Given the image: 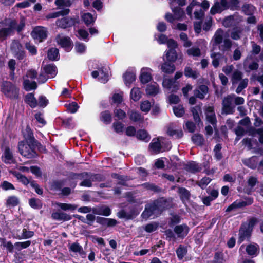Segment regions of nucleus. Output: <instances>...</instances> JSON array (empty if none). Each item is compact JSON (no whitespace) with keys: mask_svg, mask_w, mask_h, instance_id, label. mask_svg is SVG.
Listing matches in <instances>:
<instances>
[{"mask_svg":"<svg viewBox=\"0 0 263 263\" xmlns=\"http://www.w3.org/2000/svg\"><path fill=\"white\" fill-rule=\"evenodd\" d=\"M23 79L24 88L26 91H30L36 88L37 85L35 81H30L26 77H23Z\"/></svg>","mask_w":263,"mask_h":263,"instance_id":"28","label":"nucleus"},{"mask_svg":"<svg viewBox=\"0 0 263 263\" xmlns=\"http://www.w3.org/2000/svg\"><path fill=\"white\" fill-rule=\"evenodd\" d=\"M31 245V241L29 240L24 242H17L14 244V247L16 249L20 251L23 249H25Z\"/></svg>","mask_w":263,"mask_h":263,"instance_id":"54","label":"nucleus"},{"mask_svg":"<svg viewBox=\"0 0 263 263\" xmlns=\"http://www.w3.org/2000/svg\"><path fill=\"white\" fill-rule=\"evenodd\" d=\"M242 9L244 13L248 15L253 14L256 11V8L254 6L248 4L244 5Z\"/></svg>","mask_w":263,"mask_h":263,"instance_id":"45","label":"nucleus"},{"mask_svg":"<svg viewBox=\"0 0 263 263\" xmlns=\"http://www.w3.org/2000/svg\"><path fill=\"white\" fill-rule=\"evenodd\" d=\"M141 97V92L137 87L133 88L130 91V98L134 101H138Z\"/></svg>","mask_w":263,"mask_h":263,"instance_id":"40","label":"nucleus"},{"mask_svg":"<svg viewBox=\"0 0 263 263\" xmlns=\"http://www.w3.org/2000/svg\"><path fill=\"white\" fill-rule=\"evenodd\" d=\"M184 75L187 77L195 79L198 77L199 73L197 70L190 67H186L184 69Z\"/></svg>","mask_w":263,"mask_h":263,"instance_id":"31","label":"nucleus"},{"mask_svg":"<svg viewBox=\"0 0 263 263\" xmlns=\"http://www.w3.org/2000/svg\"><path fill=\"white\" fill-rule=\"evenodd\" d=\"M44 69L49 78H54L57 73V67L52 64L46 65Z\"/></svg>","mask_w":263,"mask_h":263,"instance_id":"29","label":"nucleus"},{"mask_svg":"<svg viewBox=\"0 0 263 263\" xmlns=\"http://www.w3.org/2000/svg\"><path fill=\"white\" fill-rule=\"evenodd\" d=\"M206 116L207 121L215 127L217 120L213 107L209 106L206 109Z\"/></svg>","mask_w":263,"mask_h":263,"instance_id":"16","label":"nucleus"},{"mask_svg":"<svg viewBox=\"0 0 263 263\" xmlns=\"http://www.w3.org/2000/svg\"><path fill=\"white\" fill-rule=\"evenodd\" d=\"M224 10L220 2H215L210 10V13L214 15L216 13H220Z\"/></svg>","mask_w":263,"mask_h":263,"instance_id":"44","label":"nucleus"},{"mask_svg":"<svg viewBox=\"0 0 263 263\" xmlns=\"http://www.w3.org/2000/svg\"><path fill=\"white\" fill-rule=\"evenodd\" d=\"M223 36V31L221 29H218L215 32L213 40L216 44H219L222 42Z\"/></svg>","mask_w":263,"mask_h":263,"instance_id":"46","label":"nucleus"},{"mask_svg":"<svg viewBox=\"0 0 263 263\" xmlns=\"http://www.w3.org/2000/svg\"><path fill=\"white\" fill-rule=\"evenodd\" d=\"M29 205L34 209H40L42 207V202L39 199L31 198L29 201Z\"/></svg>","mask_w":263,"mask_h":263,"instance_id":"60","label":"nucleus"},{"mask_svg":"<svg viewBox=\"0 0 263 263\" xmlns=\"http://www.w3.org/2000/svg\"><path fill=\"white\" fill-rule=\"evenodd\" d=\"M243 164L251 168H255L257 166L258 158L256 157H252L249 159L242 160Z\"/></svg>","mask_w":263,"mask_h":263,"instance_id":"27","label":"nucleus"},{"mask_svg":"<svg viewBox=\"0 0 263 263\" xmlns=\"http://www.w3.org/2000/svg\"><path fill=\"white\" fill-rule=\"evenodd\" d=\"M77 37L80 39H82L84 41H88V33L85 30L81 29L78 31V33L76 34Z\"/></svg>","mask_w":263,"mask_h":263,"instance_id":"63","label":"nucleus"},{"mask_svg":"<svg viewBox=\"0 0 263 263\" xmlns=\"http://www.w3.org/2000/svg\"><path fill=\"white\" fill-rule=\"evenodd\" d=\"M2 24L3 27L0 29V40H4L13 34L15 30L18 32L21 31L25 27V20L22 18L17 23L15 20L5 19Z\"/></svg>","mask_w":263,"mask_h":263,"instance_id":"2","label":"nucleus"},{"mask_svg":"<svg viewBox=\"0 0 263 263\" xmlns=\"http://www.w3.org/2000/svg\"><path fill=\"white\" fill-rule=\"evenodd\" d=\"M211 57L213 59L212 64L215 67L218 66L219 64L220 60L222 58V55L219 53H212Z\"/></svg>","mask_w":263,"mask_h":263,"instance_id":"49","label":"nucleus"},{"mask_svg":"<svg viewBox=\"0 0 263 263\" xmlns=\"http://www.w3.org/2000/svg\"><path fill=\"white\" fill-rule=\"evenodd\" d=\"M31 35L35 40L41 42L47 37V31L45 27L37 26L33 29Z\"/></svg>","mask_w":263,"mask_h":263,"instance_id":"5","label":"nucleus"},{"mask_svg":"<svg viewBox=\"0 0 263 263\" xmlns=\"http://www.w3.org/2000/svg\"><path fill=\"white\" fill-rule=\"evenodd\" d=\"M91 76L93 78L99 77V80L102 83H106L108 80V73L104 71L103 69L98 71H93L91 73Z\"/></svg>","mask_w":263,"mask_h":263,"instance_id":"15","label":"nucleus"},{"mask_svg":"<svg viewBox=\"0 0 263 263\" xmlns=\"http://www.w3.org/2000/svg\"><path fill=\"white\" fill-rule=\"evenodd\" d=\"M173 112L177 117H181L184 114L185 110L182 105H179L173 107Z\"/></svg>","mask_w":263,"mask_h":263,"instance_id":"51","label":"nucleus"},{"mask_svg":"<svg viewBox=\"0 0 263 263\" xmlns=\"http://www.w3.org/2000/svg\"><path fill=\"white\" fill-rule=\"evenodd\" d=\"M253 203V201L251 199H249L248 202L242 201H236L234 203H233L231 205H230L226 210L227 212H230L232 210L236 209L237 208H240L245 206L247 205L251 204Z\"/></svg>","mask_w":263,"mask_h":263,"instance_id":"18","label":"nucleus"},{"mask_svg":"<svg viewBox=\"0 0 263 263\" xmlns=\"http://www.w3.org/2000/svg\"><path fill=\"white\" fill-rule=\"evenodd\" d=\"M167 207V202L163 198L159 199L152 204L146 205L145 209L142 214L143 219L154 218Z\"/></svg>","mask_w":263,"mask_h":263,"instance_id":"3","label":"nucleus"},{"mask_svg":"<svg viewBox=\"0 0 263 263\" xmlns=\"http://www.w3.org/2000/svg\"><path fill=\"white\" fill-rule=\"evenodd\" d=\"M184 169L188 172L195 173L200 171L201 170V167L195 162H191L185 164Z\"/></svg>","mask_w":263,"mask_h":263,"instance_id":"23","label":"nucleus"},{"mask_svg":"<svg viewBox=\"0 0 263 263\" xmlns=\"http://www.w3.org/2000/svg\"><path fill=\"white\" fill-rule=\"evenodd\" d=\"M166 60L168 62H174L177 59V53L175 50L169 49L165 54Z\"/></svg>","mask_w":263,"mask_h":263,"instance_id":"47","label":"nucleus"},{"mask_svg":"<svg viewBox=\"0 0 263 263\" xmlns=\"http://www.w3.org/2000/svg\"><path fill=\"white\" fill-rule=\"evenodd\" d=\"M69 249L73 252L79 253L82 257L86 256V253L83 250L82 247L78 242H74L69 245Z\"/></svg>","mask_w":263,"mask_h":263,"instance_id":"19","label":"nucleus"},{"mask_svg":"<svg viewBox=\"0 0 263 263\" xmlns=\"http://www.w3.org/2000/svg\"><path fill=\"white\" fill-rule=\"evenodd\" d=\"M24 140L18 143V148L20 154L27 158H32L36 156L34 150L35 139L30 127H26L23 132Z\"/></svg>","mask_w":263,"mask_h":263,"instance_id":"1","label":"nucleus"},{"mask_svg":"<svg viewBox=\"0 0 263 263\" xmlns=\"http://www.w3.org/2000/svg\"><path fill=\"white\" fill-rule=\"evenodd\" d=\"M136 137L141 140L145 142H148L150 140L151 137L145 130H139L136 133Z\"/></svg>","mask_w":263,"mask_h":263,"instance_id":"37","label":"nucleus"},{"mask_svg":"<svg viewBox=\"0 0 263 263\" xmlns=\"http://www.w3.org/2000/svg\"><path fill=\"white\" fill-rule=\"evenodd\" d=\"M179 193L180 194V198L183 202L189 199L190 193L186 189L180 188L179 189Z\"/></svg>","mask_w":263,"mask_h":263,"instance_id":"52","label":"nucleus"},{"mask_svg":"<svg viewBox=\"0 0 263 263\" xmlns=\"http://www.w3.org/2000/svg\"><path fill=\"white\" fill-rule=\"evenodd\" d=\"M161 69L162 71L165 73H171L175 71V67L173 63H168L167 62H165L162 65Z\"/></svg>","mask_w":263,"mask_h":263,"instance_id":"38","label":"nucleus"},{"mask_svg":"<svg viewBox=\"0 0 263 263\" xmlns=\"http://www.w3.org/2000/svg\"><path fill=\"white\" fill-rule=\"evenodd\" d=\"M171 8L174 13L175 18L177 20H180L184 15V13L183 10L179 7H175L174 6H171Z\"/></svg>","mask_w":263,"mask_h":263,"instance_id":"39","label":"nucleus"},{"mask_svg":"<svg viewBox=\"0 0 263 263\" xmlns=\"http://www.w3.org/2000/svg\"><path fill=\"white\" fill-rule=\"evenodd\" d=\"M242 21V17L238 14L235 13L233 15L226 17L222 22V24L226 27H229L236 25Z\"/></svg>","mask_w":263,"mask_h":263,"instance_id":"10","label":"nucleus"},{"mask_svg":"<svg viewBox=\"0 0 263 263\" xmlns=\"http://www.w3.org/2000/svg\"><path fill=\"white\" fill-rule=\"evenodd\" d=\"M82 18L86 25H89L95 22L96 17H93L90 13H87L83 14Z\"/></svg>","mask_w":263,"mask_h":263,"instance_id":"48","label":"nucleus"},{"mask_svg":"<svg viewBox=\"0 0 263 263\" xmlns=\"http://www.w3.org/2000/svg\"><path fill=\"white\" fill-rule=\"evenodd\" d=\"M74 24V20L69 17H63L61 19H58L56 21L57 26L66 28L72 26Z\"/></svg>","mask_w":263,"mask_h":263,"instance_id":"14","label":"nucleus"},{"mask_svg":"<svg viewBox=\"0 0 263 263\" xmlns=\"http://www.w3.org/2000/svg\"><path fill=\"white\" fill-rule=\"evenodd\" d=\"M193 142L196 145H201L204 142L203 136L200 134H195L192 137Z\"/></svg>","mask_w":263,"mask_h":263,"instance_id":"53","label":"nucleus"},{"mask_svg":"<svg viewBox=\"0 0 263 263\" xmlns=\"http://www.w3.org/2000/svg\"><path fill=\"white\" fill-rule=\"evenodd\" d=\"M2 92L9 98H15L17 96L18 89L10 82H4L1 86Z\"/></svg>","mask_w":263,"mask_h":263,"instance_id":"4","label":"nucleus"},{"mask_svg":"<svg viewBox=\"0 0 263 263\" xmlns=\"http://www.w3.org/2000/svg\"><path fill=\"white\" fill-rule=\"evenodd\" d=\"M97 221L100 223L107 227L115 226L117 223L115 219L107 218H99Z\"/></svg>","mask_w":263,"mask_h":263,"instance_id":"34","label":"nucleus"},{"mask_svg":"<svg viewBox=\"0 0 263 263\" xmlns=\"http://www.w3.org/2000/svg\"><path fill=\"white\" fill-rule=\"evenodd\" d=\"M54 205L60 208L64 211H74L77 208V206L75 204H68L65 203L55 202Z\"/></svg>","mask_w":263,"mask_h":263,"instance_id":"36","label":"nucleus"},{"mask_svg":"<svg viewBox=\"0 0 263 263\" xmlns=\"http://www.w3.org/2000/svg\"><path fill=\"white\" fill-rule=\"evenodd\" d=\"M25 101L32 108H34L37 105V101L34 95L32 93H29L26 95Z\"/></svg>","mask_w":263,"mask_h":263,"instance_id":"32","label":"nucleus"},{"mask_svg":"<svg viewBox=\"0 0 263 263\" xmlns=\"http://www.w3.org/2000/svg\"><path fill=\"white\" fill-rule=\"evenodd\" d=\"M174 231L178 238H184L189 232V228L185 224L178 225L174 228Z\"/></svg>","mask_w":263,"mask_h":263,"instance_id":"11","label":"nucleus"},{"mask_svg":"<svg viewBox=\"0 0 263 263\" xmlns=\"http://www.w3.org/2000/svg\"><path fill=\"white\" fill-rule=\"evenodd\" d=\"M111 115L108 111H104L101 113V120L106 123H109L111 121Z\"/></svg>","mask_w":263,"mask_h":263,"instance_id":"64","label":"nucleus"},{"mask_svg":"<svg viewBox=\"0 0 263 263\" xmlns=\"http://www.w3.org/2000/svg\"><path fill=\"white\" fill-rule=\"evenodd\" d=\"M167 134L176 138H180L183 136V133L181 128L174 129L173 127H169L167 130Z\"/></svg>","mask_w":263,"mask_h":263,"instance_id":"35","label":"nucleus"},{"mask_svg":"<svg viewBox=\"0 0 263 263\" xmlns=\"http://www.w3.org/2000/svg\"><path fill=\"white\" fill-rule=\"evenodd\" d=\"M159 90L158 85L155 82L148 85L146 89L147 94L151 96L156 95L159 92Z\"/></svg>","mask_w":263,"mask_h":263,"instance_id":"26","label":"nucleus"},{"mask_svg":"<svg viewBox=\"0 0 263 263\" xmlns=\"http://www.w3.org/2000/svg\"><path fill=\"white\" fill-rule=\"evenodd\" d=\"M234 95H229L224 98L222 102V111L226 114H232L234 107L232 105Z\"/></svg>","mask_w":263,"mask_h":263,"instance_id":"8","label":"nucleus"},{"mask_svg":"<svg viewBox=\"0 0 263 263\" xmlns=\"http://www.w3.org/2000/svg\"><path fill=\"white\" fill-rule=\"evenodd\" d=\"M151 71L152 70L149 68L145 67L141 69L140 79L142 83H147L152 80Z\"/></svg>","mask_w":263,"mask_h":263,"instance_id":"13","label":"nucleus"},{"mask_svg":"<svg viewBox=\"0 0 263 263\" xmlns=\"http://www.w3.org/2000/svg\"><path fill=\"white\" fill-rule=\"evenodd\" d=\"M13 174L16 177V178L24 184L27 185L29 183L28 179L21 174L14 172Z\"/></svg>","mask_w":263,"mask_h":263,"instance_id":"62","label":"nucleus"},{"mask_svg":"<svg viewBox=\"0 0 263 263\" xmlns=\"http://www.w3.org/2000/svg\"><path fill=\"white\" fill-rule=\"evenodd\" d=\"M57 43L67 51H69L72 47V42L70 37L61 34L56 37Z\"/></svg>","mask_w":263,"mask_h":263,"instance_id":"6","label":"nucleus"},{"mask_svg":"<svg viewBox=\"0 0 263 263\" xmlns=\"http://www.w3.org/2000/svg\"><path fill=\"white\" fill-rule=\"evenodd\" d=\"M220 3L224 10L229 8L234 10L238 4L237 0H220Z\"/></svg>","mask_w":263,"mask_h":263,"instance_id":"22","label":"nucleus"},{"mask_svg":"<svg viewBox=\"0 0 263 263\" xmlns=\"http://www.w3.org/2000/svg\"><path fill=\"white\" fill-rule=\"evenodd\" d=\"M165 139L163 137H159L156 139H153L149 144V148L153 153L158 154L161 151V145L163 143Z\"/></svg>","mask_w":263,"mask_h":263,"instance_id":"12","label":"nucleus"},{"mask_svg":"<svg viewBox=\"0 0 263 263\" xmlns=\"http://www.w3.org/2000/svg\"><path fill=\"white\" fill-rule=\"evenodd\" d=\"M247 253L251 256H256L259 252V248L258 245H249L246 248Z\"/></svg>","mask_w":263,"mask_h":263,"instance_id":"30","label":"nucleus"},{"mask_svg":"<svg viewBox=\"0 0 263 263\" xmlns=\"http://www.w3.org/2000/svg\"><path fill=\"white\" fill-rule=\"evenodd\" d=\"M3 154L2 155V160L7 164H14L16 162L15 159L13 157V154L9 146H5L3 148Z\"/></svg>","mask_w":263,"mask_h":263,"instance_id":"7","label":"nucleus"},{"mask_svg":"<svg viewBox=\"0 0 263 263\" xmlns=\"http://www.w3.org/2000/svg\"><path fill=\"white\" fill-rule=\"evenodd\" d=\"M151 107V103L148 101H143L141 103L140 109L145 114L147 113Z\"/></svg>","mask_w":263,"mask_h":263,"instance_id":"56","label":"nucleus"},{"mask_svg":"<svg viewBox=\"0 0 263 263\" xmlns=\"http://www.w3.org/2000/svg\"><path fill=\"white\" fill-rule=\"evenodd\" d=\"M208 92V88L206 86L202 85L199 87V88L194 91L195 95L200 98L203 99Z\"/></svg>","mask_w":263,"mask_h":263,"instance_id":"25","label":"nucleus"},{"mask_svg":"<svg viewBox=\"0 0 263 263\" xmlns=\"http://www.w3.org/2000/svg\"><path fill=\"white\" fill-rule=\"evenodd\" d=\"M186 53L189 56L200 57L201 55V50L198 47H192L186 50Z\"/></svg>","mask_w":263,"mask_h":263,"instance_id":"50","label":"nucleus"},{"mask_svg":"<svg viewBox=\"0 0 263 263\" xmlns=\"http://www.w3.org/2000/svg\"><path fill=\"white\" fill-rule=\"evenodd\" d=\"M187 253V250L185 247L182 246H180L176 250V253L178 257L181 259L186 255Z\"/></svg>","mask_w":263,"mask_h":263,"instance_id":"59","label":"nucleus"},{"mask_svg":"<svg viewBox=\"0 0 263 263\" xmlns=\"http://www.w3.org/2000/svg\"><path fill=\"white\" fill-rule=\"evenodd\" d=\"M51 217L53 219L56 220L68 221L71 219V216L62 212H53L51 214Z\"/></svg>","mask_w":263,"mask_h":263,"instance_id":"17","label":"nucleus"},{"mask_svg":"<svg viewBox=\"0 0 263 263\" xmlns=\"http://www.w3.org/2000/svg\"><path fill=\"white\" fill-rule=\"evenodd\" d=\"M69 13V9H65L58 12H53L46 15L47 19L57 18L60 16H64L68 14Z\"/></svg>","mask_w":263,"mask_h":263,"instance_id":"33","label":"nucleus"},{"mask_svg":"<svg viewBox=\"0 0 263 263\" xmlns=\"http://www.w3.org/2000/svg\"><path fill=\"white\" fill-rule=\"evenodd\" d=\"M11 49L18 59H23L25 57V52L23 50V47L18 41L14 40L12 42Z\"/></svg>","mask_w":263,"mask_h":263,"instance_id":"9","label":"nucleus"},{"mask_svg":"<svg viewBox=\"0 0 263 263\" xmlns=\"http://www.w3.org/2000/svg\"><path fill=\"white\" fill-rule=\"evenodd\" d=\"M180 38L183 42V46L185 47H189L192 45V42L188 40L187 35L183 32L180 34Z\"/></svg>","mask_w":263,"mask_h":263,"instance_id":"58","label":"nucleus"},{"mask_svg":"<svg viewBox=\"0 0 263 263\" xmlns=\"http://www.w3.org/2000/svg\"><path fill=\"white\" fill-rule=\"evenodd\" d=\"M163 86L164 88L171 89L172 91H176L178 89V84L175 80L172 79H164L163 82Z\"/></svg>","mask_w":263,"mask_h":263,"instance_id":"21","label":"nucleus"},{"mask_svg":"<svg viewBox=\"0 0 263 263\" xmlns=\"http://www.w3.org/2000/svg\"><path fill=\"white\" fill-rule=\"evenodd\" d=\"M48 58L51 60H56L59 59V50L58 49L53 48L48 50L47 53Z\"/></svg>","mask_w":263,"mask_h":263,"instance_id":"42","label":"nucleus"},{"mask_svg":"<svg viewBox=\"0 0 263 263\" xmlns=\"http://www.w3.org/2000/svg\"><path fill=\"white\" fill-rule=\"evenodd\" d=\"M125 84L130 85L136 79V74L134 71H127L123 76Z\"/></svg>","mask_w":263,"mask_h":263,"instance_id":"24","label":"nucleus"},{"mask_svg":"<svg viewBox=\"0 0 263 263\" xmlns=\"http://www.w3.org/2000/svg\"><path fill=\"white\" fill-rule=\"evenodd\" d=\"M158 227V224L156 222H153L147 224L145 226L144 230L148 233H151L156 231Z\"/></svg>","mask_w":263,"mask_h":263,"instance_id":"61","label":"nucleus"},{"mask_svg":"<svg viewBox=\"0 0 263 263\" xmlns=\"http://www.w3.org/2000/svg\"><path fill=\"white\" fill-rule=\"evenodd\" d=\"M19 203L18 198L14 196H11L8 198L6 201V206L9 207H14Z\"/></svg>","mask_w":263,"mask_h":263,"instance_id":"41","label":"nucleus"},{"mask_svg":"<svg viewBox=\"0 0 263 263\" xmlns=\"http://www.w3.org/2000/svg\"><path fill=\"white\" fill-rule=\"evenodd\" d=\"M248 83V79L247 78L243 79L240 81L239 85L236 90L237 93H240L242 90L247 87Z\"/></svg>","mask_w":263,"mask_h":263,"instance_id":"55","label":"nucleus"},{"mask_svg":"<svg viewBox=\"0 0 263 263\" xmlns=\"http://www.w3.org/2000/svg\"><path fill=\"white\" fill-rule=\"evenodd\" d=\"M111 213V210L107 206H102L97 211V214L105 216L110 215Z\"/></svg>","mask_w":263,"mask_h":263,"instance_id":"57","label":"nucleus"},{"mask_svg":"<svg viewBox=\"0 0 263 263\" xmlns=\"http://www.w3.org/2000/svg\"><path fill=\"white\" fill-rule=\"evenodd\" d=\"M251 235V232L246 229V225H242L239 230V241L241 242L245 239L249 238Z\"/></svg>","mask_w":263,"mask_h":263,"instance_id":"20","label":"nucleus"},{"mask_svg":"<svg viewBox=\"0 0 263 263\" xmlns=\"http://www.w3.org/2000/svg\"><path fill=\"white\" fill-rule=\"evenodd\" d=\"M243 73L242 72L239 70H235L232 77V83L234 85L237 84L239 81H240L242 79Z\"/></svg>","mask_w":263,"mask_h":263,"instance_id":"43","label":"nucleus"}]
</instances>
